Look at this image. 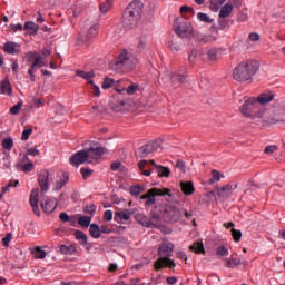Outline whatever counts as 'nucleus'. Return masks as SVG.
Listing matches in <instances>:
<instances>
[{
  "label": "nucleus",
  "mask_w": 285,
  "mask_h": 285,
  "mask_svg": "<svg viewBox=\"0 0 285 285\" xmlns=\"http://www.w3.org/2000/svg\"><path fill=\"white\" fill-rule=\"evenodd\" d=\"M137 66V58L128 50L122 49L118 56V60L109 63V70L116 75H121L135 70Z\"/></svg>",
  "instance_id": "nucleus-1"
},
{
  "label": "nucleus",
  "mask_w": 285,
  "mask_h": 285,
  "mask_svg": "<svg viewBox=\"0 0 285 285\" xmlns=\"http://www.w3.org/2000/svg\"><path fill=\"white\" fill-rule=\"evenodd\" d=\"M175 250V244L163 243L158 247L159 258L154 263V268L156 271H161V268H175L177 264L175 261L170 259L173 257V252Z\"/></svg>",
  "instance_id": "nucleus-2"
},
{
  "label": "nucleus",
  "mask_w": 285,
  "mask_h": 285,
  "mask_svg": "<svg viewBox=\"0 0 285 285\" xmlns=\"http://www.w3.org/2000/svg\"><path fill=\"white\" fill-rule=\"evenodd\" d=\"M259 66L255 61H244L238 63L233 71L235 81H250L257 75Z\"/></svg>",
  "instance_id": "nucleus-3"
},
{
  "label": "nucleus",
  "mask_w": 285,
  "mask_h": 285,
  "mask_svg": "<svg viewBox=\"0 0 285 285\" xmlns=\"http://www.w3.org/2000/svg\"><path fill=\"white\" fill-rule=\"evenodd\" d=\"M167 195L168 197H171L170 189L169 188H151L147 190L146 194H144L140 199H145V208H150V206H155L157 204L156 197H165Z\"/></svg>",
  "instance_id": "nucleus-4"
},
{
  "label": "nucleus",
  "mask_w": 285,
  "mask_h": 285,
  "mask_svg": "<svg viewBox=\"0 0 285 285\" xmlns=\"http://www.w3.org/2000/svg\"><path fill=\"white\" fill-rule=\"evenodd\" d=\"M239 110L244 117H257L259 112V104L257 102V98L250 97L245 100Z\"/></svg>",
  "instance_id": "nucleus-5"
},
{
  "label": "nucleus",
  "mask_w": 285,
  "mask_h": 285,
  "mask_svg": "<svg viewBox=\"0 0 285 285\" xmlns=\"http://www.w3.org/2000/svg\"><path fill=\"white\" fill-rule=\"evenodd\" d=\"M174 30L181 39H188V37L193 36V24L187 21H181L179 18L174 22Z\"/></svg>",
  "instance_id": "nucleus-6"
},
{
  "label": "nucleus",
  "mask_w": 285,
  "mask_h": 285,
  "mask_svg": "<svg viewBox=\"0 0 285 285\" xmlns=\"http://www.w3.org/2000/svg\"><path fill=\"white\" fill-rule=\"evenodd\" d=\"M114 90L118 92V95H135L139 90V85L130 82V80H118L114 86Z\"/></svg>",
  "instance_id": "nucleus-7"
},
{
  "label": "nucleus",
  "mask_w": 285,
  "mask_h": 285,
  "mask_svg": "<svg viewBox=\"0 0 285 285\" xmlns=\"http://www.w3.org/2000/svg\"><path fill=\"white\" fill-rule=\"evenodd\" d=\"M85 153L87 155V164H92V161H97V159L104 157L106 149L99 146L98 142H95L94 146L86 149Z\"/></svg>",
  "instance_id": "nucleus-8"
},
{
  "label": "nucleus",
  "mask_w": 285,
  "mask_h": 285,
  "mask_svg": "<svg viewBox=\"0 0 285 285\" xmlns=\"http://www.w3.org/2000/svg\"><path fill=\"white\" fill-rule=\"evenodd\" d=\"M141 8H144V3H141V1H139V0H134L125 9L124 14L126 17H131L132 19H136L139 21L140 17H141Z\"/></svg>",
  "instance_id": "nucleus-9"
},
{
  "label": "nucleus",
  "mask_w": 285,
  "mask_h": 285,
  "mask_svg": "<svg viewBox=\"0 0 285 285\" xmlns=\"http://www.w3.org/2000/svg\"><path fill=\"white\" fill-rule=\"evenodd\" d=\"M163 217L167 224H175L181 219V212L177 207L169 206L165 209Z\"/></svg>",
  "instance_id": "nucleus-10"
},
{
  "label": "nucleus",
  "mask_w": 285,
  "mask_h": 285,
  "mask_svg": "<svg viewBox=\"0 0 285 285\" xmlns=\"http://www.w3.org/2000/svg\"><path fill=\"white\" fill-rule=\"evenodd\" d=\"M160 146L161 145H159L158 141L147 142L146 145L137 149L136 155L137 157H140V158L148 157V155H151V153H157Z\"/></svg>",
  "instance_id": "nucleus-11"
},
{
  "label": "nucleus",
  "mask_w": 285,
  "mask_h": 285,
  "mask_svg": "<svg viewBox=\"0 0 285 285\" xmlns=\"http://www.w3.org/2000/svg\"><path fill=\"white\" fill-rule=\"evenodd\" d=\"M29 204L32 208L33 215H36V217H41V212L39 210V188L31 190Z\"/></svg>",
  "instance_id": "nucleus-12"
},
{
  "label": "nucleus",
  "mask_w": 285,
  "mask_h": 285,
  "mask_svg": "<svg viewBox=\"0 0 285 285\" xmlns=\"http://www.w3.org/2000/svg\"><path fill=\"white\" fill-rule=\"evenodd\" d=\"M50 179V171L48 169H41L38 175V184L42 193H48L50 185L48 184Z\"/></svg>",
  "instance_id": "nucleus-13"
},
{
  "label": "nucleus",
  "mask_w": 285,
  "mask_h": 285,
  "mask_svg": "<svg viewBox=\"0 0 285 285\" xmlns=\"http://www.w3.org/2000/svg\"><path fill=\"white\" fill-rule=\"evenodd\" d=\"M40 206L42 208V212L47 215H50L57 210V198L53 197H47L43 198V200L40 203Z\"/></svg>",
  "instance_id": "nucleus-14"
},
{
  "label": "nucleus",
  "mask_w": 285,
  "mask_h": 285,
  "mask_svg": "<svg viewBox=\"0 0 285 285\" xmlns=\"http://www.w3.org/2000/svg\"><path fill=\"white\" fill-rule=\"evenodd\" d=\"M69 161L71 166H76V168H79L81 164H86V161L88 163V155L86 154V150H80L71 156Z\"/></svg>",
  "instance_id": "nucleus-15"
},
{
  "label": "nucleus",
  "mask_w": 285,
  "mask_h": 285,
  "mask_svg": "<svg viewBox=\"0 0 285 285\" xmlns=\"http://www.w3.org/2000/svg\"><path fill=\"white\" fill-rule=\"evenodd\" d=\"M0 95H8L12 97V83H10V79L4 78L0 81Z\"/></svg>",
  "instance_id": "nucleus-16"
},
{
  "label": "nucleus",
  "mask_w": 285,
  "mask_h": 285,
  "mask_svg": "<svg viewBox=\"0 0 285 285\" xmlns=\"http://www.w3.org/2000/svg\"><path fill=\"white\" fill-rule=\"evenodd\" d=\"M77 77H80L81 79H85L88 81L90 86L95 85V71H85V70H77L76 71Z\"/></svg>",
  "instance_id": "nucleus-17"
},
{
  "label": "nucleus",
  "mask_w": 285,
  "mask_h": 285,
  "mask_svg": "<svg viewBox=\"0 0 285 285\" xmlns=\"http://www.w3.org/2000/svg\"><path fill=\"white\" fill-rule=\"evenodd\" d=\"M17 48H19V43L14 42V41H7L3 45V52H6L7 55H19V50H17Z\"/></svg>",
  "instance_id": "nucleus-18"
},
{
  "label": "nucleus",
  "mask_w": 285,
  "mask_h": 285,
  "mask_svg": "<svg viewBox=\"0 0 285 285\" xmlns=\"http://www.w3.org/2000/svg\"><path fill=\"white\" fill-rule=\"evenodd\" d=\"M273 99H275V94H273V92H263L256 98V101H257L258 106L259 105L264 106L266 104H271V101H273Z\"/></svg>",
  "instance_id": "nucleus-19"
},
{
  "label": "nucleus",
  "mask_w": 285,
  "mask_h": 285,
  "mask_svg": "<svg viewBox=\"0 0 285 285\" xmlns=\"http://www.w3.org/2000/svg\"><path fill=\"white\" fill-rule=\"evenodd\" d=\"M132 217V213L128 209L122 210V212H116L114 219L118 223L121 224L122 222H128Z\"/></svg>",
  "instance_id": "nucleus-20"
},
{
  "label": "nucleus",
  "mask_w": 285,
  "mask_h": 285,
  "mask_svg": "<svg viewBox=\"0 0 285 285\" xmlns=\"http://www.w3.org/2000/svg\"><path fill=\"white\" fill-rule=\"evenodd\" d=\"M149 164L156 168V173H157L158 177H169L170 169L168 167L157 165V164H155V160H150Z\"/></svg>",
  "instance_id": "nucleus-21"
},
{
  "label": "nucleus",
  "mask_w": 285,
  "mask_h": 285,
  "mask_svg": "<svg viewBox=\"0 0 285 285\" xmlns=\"http://www.w3.org/2000/svg\"><path fill=\"white\" fill-rule=\"evenodd\" d=\"M186 72L184 73H174L170 77L171 83L173 86H175V88H179V86H181V83H186Z\"/></svg>",
  "instance_id": "nucleus-22"
},
{
  "label": "nucleus",
  "mask_w": 285,
  "mask_h": 285,
  "mask_svg": "<svg viewBox=\"0 0 285 285\" xmlns=\"http://www.w3.org/2000/svg\"><path fill=\"white\" fill-rule=\"evenodd\" d=\"M233 14V4L232 3H226L220 8L219 11V19H226L227 17H230Z\"/></svg>",
  "instance_id": "nucleus-23"
},
{
  "label": "nucleus",
  "mask_w": 285,
  "mask_h": 285,
  "mask_svg": "<svg viewBox=\"0 0 285 285\" xmlns=\"http://www.w3.org/2000/svg\"><path fill=\"white\" fill-rule=\"evenodd\" d=\"M138 21L139 20H137L136 18L127 17L126 14L122 16V26L127 30H130V28H135V26H137Z\"/></svg>",
  "instance_id": "nucleus-24"
},
{
  "label": "nucleus",
  "mask_w": 285,
  "mask_h": 285,
  "mask_svg": "<svg viewBox=\"0 0 285 285\" xmlns=\"http://www.w3.org/2000/svg\"><path fill=\"white\" fill-rule=\"evenodd\" d=\"M73 236L77 242H79L80 246H86V244H88V235H86V233H83L82 230L77 229L73 233Z\"/></svg>",
  "instance_id": "nucleus-25"
},
{
  "label": "nucleus",
  "mask_w": 285,
  "mask_h": 285,
  "mask_svg": "<svg viewBox=\"0 0 285 285\" xmlns=\"http://www.w3.org/2000/svg\"><path fill=\"white\" fill-rule=\"evenodd\" d=\"M180 188L184 195H187V196H190L193 195V193H195V185H193V181L181 183Z\"/></svg>",
  "instance_id": "nucleus-26"
},
{
  "label": "nucleus",
  "mask_w": 285,
  "mask_h": 285,
  "mask_svg": "<svg viewBox=\"0 0 285 285\" xmlns=\"http://www.w3.org/2000/svg\"><path fill=\"white\" fill-rule=\"evenodd\" d=\"M229 21L226 18H218V28L213 26L212 30L216 32V35H219V30H226Z\"/></svg>",
  "instance_id": "nucleus-27"
},
{
  "label": "nucleus",
  "mask_w": 285,
  "mask_h": 285,
  "mask_svg": "<svg viewBox=\"0 0 285 285\" xmlns=\"http://www.w3.org/2000/svg\"><path fill=\"white\" fill-rule=\"evenodd\" d=\"M89 235L94 238V239H99V237H101V229L99 227V225L97 224H91L89 226Z\"/></svg>",
  "instance_id": "nucleus-28"
},
{
  "label": "nucleus",
  "mask_w": 285,
  "mask_h": 285,
  "mask_svg": "<svg viewBox=\"0 0 285 285\" xmlns=\"http://www.w3.org/2000/svg\"><path fill=\"white\" fill-rule=\"evenodd\" d=\"M23 30H28V32L31 35H37L39 32V24L35 23L33 21H27Z\"/></svg>",
  "instance_id": "nucleus-29"
},
{
  "label": "nucleus",
  "mask_w": 285,
  "mask_h": 285,
  "mask_svg": "<svg viewBox=\"0 0 285 285\" xmlns=\"http://www.w3.org/2000/svg\"><path fill=\"white\" fill-rule=\"evenodd\" d=\"M224 3H226V0H210L209 10H212V12H219Z\"/></svg>",
  "instance_id": "nucleus-30"
},
{
  "label": "nucleus",
  "mask_w": 285,
  "mask_h": 285,
  "mask_svg": "<svg viewBox=\"0 0 285 285\" xmlns=\"http://www.w3.org/2000/svg\"><path fill=\"white\" fill-rule=\"evenodd\" d=\"M224 262L226 268H235L236 266H239V264H242V259L235 257L225 258Z\"/></svg>",
  "instance_id": "nucleus-31"
},
{
  "label": "nucleus",
  "mask_w": 285,
  "mask_h": 285,
  "mask_svg": "<svg viewBox=\"0 0 285 285\" xmlns=\"http://www.w3.org/2000/svg\"><path fill=\"white\" fill-rule=\"evenodd\" d=\"M60 253L62 255H75L77 253V247H75L73 245H61Z\"/></svg>",
  "instance_id": "nucleus-32"
},
{
  "label": "nucleus",
  "mask_w": 285,
  "mask_h": 285,
  "mask_svg": "<svg viewBox=\"0 0 285 285\" xmlns=\"http://www.w3.org/2000/svg\"><path fill=\"white\" fill-rule=\"evenodd\" d=\"M190 250H194L197 255H206V249L204 248V243H194L190 246Z\"/></svg>",
  "instance_id": "nucleus-33"
},
{
  "label": "nucleus",
  "mask_w": 285,
  "mask_h": 285,
  "mask_svg": "<svg viewBox=\"0 0 285 285\" xmlns=\"http://www.w3.org/2000/svg\"><path fill=\"white\" fill-rule=\"evenodd\" d=\"M17 168L21 169L22 173H32V170L35 169V164H32V161L27 163L24 165L21 163H18Z\"/></svg>",
  "instance_id": "nucleus-34"
},
{
  "label": "nucleus",
  "mask_w": 285,
  "mask_h": 285,
  "mask_svg": "<svg viewBox=\"0 0 285 285\" xmlns=\"http://www.w3.org/2000/svg\"><path fill=\"white\" fill-rule=\"evenodd\" d=\"M117 82H115V79L110 77H105L104 82H102V90H108L110 88H115Z\"/></svg>",
  "instance_id": "nucleus-35"
},
{
  "label": "nucleus",
  "mask_w": 285,
  "mask_h": 285,
  "mask_svg": "<svg viewBox=\"0 0 285 285\" xmlns=\"http://www.w3.org/2000/svg\"><path fill=\"white\" fill-rule=\"evenodd\" d=\"M59 219H60V222H69L70 224L77 223V217L69 216L68 213H66V212L60 213Z\"/></svg>",
  "instance_id": "nucleus-36"
},
{
  "label": "nucleus",
  "mask_w": 285,
  "mask_h": 285,
  "mask_svg": "<svg viewBox=\"0 0 285 285\" xmlns=\"http://www.w3.org/2000/svg\"><path fill=\"white\" fill-rule=\"evenodd\" d=\"M233 190H237V184H234V185H226L225 187H223L220 189V195H233Z\"/></svg>",
  "instance_id": "nucleus-37"
},
{
  "label": "nucleus",
  "mask_w": 285,
  "mask_h": 285,
  "mask_svg": "<svg viewBox=\"0 0 285 285\" xmlns=\"http://www.w3.org/2000/svg\"><path fill=\"white\" fill-rule=\"evenodd\" d=\"M90 222H92V216H80L78 219V224L79 226H82V228H88Z\"/></svg>",
  "instance_id": "nucleus-38"
},
{
  "label": "nucleus",
  "mask_w": 285,
  "mask_h": 285,
  "mask_svg": "<svg viewBox=\"0 0 285 285\" xmlns=\"http://www.w3.org/2000/svg\"><path fill=\"white\" fill-rule=\"evenodd\" d=\"M99 35V24H94L89 28L87 32V39H92Z\"/></svg>",
  "instance_id": "nucleus-39"
},
{
  "label": "nucleus",
  "mask_w": 285,
  "mask_h": 285,
  "mask_svg": "<svg viewBox=\"0 0 285 285\" xmlns=\"http://www.w3.org/2000/svg\"><path fill=\"white\" fill-rule=\"evenodd\" d=\"M83 213L86 215H89V217H95V213H97V205L95 204H90V205H87L83 209Z\"/></svg>",
  "instance_id": "nucleus-40"
},
{
  "label": "nucleus",
  "mask_w": 285,
  "mask_h": 285,
  "mask_svg": "<svg viewBox=\"0 0 285 285\" xmlns=\"http://www.w3.org/2000/svg\"><path fill=\"white\" fill-rule=\"evenodd\" d=\"M216 255L217 257H228L229 252L228 248L224 245H220L216 248Z\"/></svg>",
  "instance_id": "nucleus-41"
},
{
  "label": "nucleus",
  "mask_w": 285,
  "mask_h": 285,
  "mask_svg": "<svg viewBox=\"0 0 285 285\" xmlns=\"http://www.w3.org/2000/svg\"><path fill=\"white\" fill-rule=\"evenodd\" d=\"M197 19L200 20L203 23H214L215 22V19L208 17L204 12H198L197 13Z\"/></svg>",
  "instance_id": "nucleus-42"
},
{
  "label": "nucleus",
  "mask_w": 285,
  "mask_h": 285,
  "mask_svg": "<svg viewBox=\"0 0 285 285\" xmlns=\"http://www.w3.org/2000/svg\"><path fill=\"white\" fill-rule=\"evenodd\" d=\"M1 145L4 150H12V147L14 146V140L12 139V137L4 138Z\"/></svg>",
  "instance_id": "nucleus-43"
},
{
  "label": "nucleus",
  "mask_w": 285,
  "mask_h": 285,
  "mask_svg": "<svg viewBox=\"0 0 285 285\" xmlns=\"http://www.w3.org/2000/svg\"><path fill=\"white\" fill-rule=\"evenodd\" d=\"M217 181H222V173L218 170H212V178L209 179V184H215Z\"/></svg>",
  "instance_id": "nucleus-44"
},
{
  "label": "nucleus",
  "mask_w": 285,
  "mask_h": 285,
  "mask_svg": "<svg viewBox=\"0 0 285 285\" xmlns=\"http://www.w3.org/2000/svg\"><path fill=\"white\" fill-rule=\"evenodd\" d=\"M22 107L23 101H18L13 107L9 109L10 115H19Z\"/></svg>",
  "instance_id": "nucleus-45"
},
{
  "label": "nucleus",
  "mask_w": 285,
  "mask_h": 285,
  "mask_svg": "<svg viewBox=\"0 0 285 285\" xmlns=\"http://www.w3.org/2000/svg\"><path fill=\"white\" fill-rule=\"evenodd\" d=\"M33 254L36 259H46L47 253L41 247H36Z\"/></svg>",
  "instance_id": "nucleus-46"
},
{
  "label": "nucleus",
  "mask_w": 285,
  "mask_h": 285,
  "mask_svg": "<svg viewBox=\"0 0 285 285\" xmlns=\"http://www.w3.org/2000/svg\"><path fill=\"white\" fill-rule=\"evenodd\" d=\"M43 66H46V62L43 61V59H41V55L38 53V57L36 58V60H33V62L31 63V67L43 68Z\"/></svg>",
  "instance_id": "nucleus-47"
},
{
  "label": "nucleus",
  "mask_w": 285,
  "mask_h": 285,
  "mask_svg": "<svg viewBox=\"0 0 285 285\" xmlns=\"http://www.w3.org/2000/svg\"><path fill=\"white\" fill-rule=\"evenodd\" d=\"M112 1H115V0H106L105 3L100 4V12L102 14H106V12H108V10H110V8L112 7Z\"/></svg>",
  "instance_id": "nucleus-48"
},
{
  "label": "nucleus",
  "mask_w": 285,
  "mask_h": 285,
  "mask_svg": "<svg viewBox=\"0 0 285 285\" xmlns=\"http://www.w3.org/2000/svg\"><path fill=\"white\" fill-rule=\"evenodd\" d=\"M141 193H144V187L139 186V185H136V186H131L130 187V194L134 196V197H137L139 195H141Z\"/></svg>",
  "instance_id": "nucleus-49"
},
{
  "label": "nucleus",
  "mask_w": 285,
  "mask_h": 285,
  "mask_svg": "<svg viewBox=\"0 0 285 285\" xmlns=\"http://www.w3.org/2000/svg\"><path fill=\"white\" fill-rule=\"evenodd\" d=\"M146 164H148V161L140 160L138 163V168H139V170H141V175H144L145 177H150V170H144Z\"/></svg>",
  "instance_id": "nucleus-50"
},
{
  "label": "nucleus",
  "mask_w": 285,
  "mask_h": 285,
  "mask_svg": "<svg viewBox=\"0 0 285 285\" xmlns=\"http://www.w3.org/2000/svg\"><path fill=\"white\" fill-rule=\"evenodd\" d=\"M138 222L139 224H141V226H145L146 228H150V219H148V217L144 216V215H139L138 216Z\"/></svg>",
  "instance_id": "nucleus-51"
},
{
  "label": "nucleus",
  "mask_w": 285,
  "mask_h": 285,
  "mask_svg": "<svg viewBox=\"0 0 285 285\" xmlns=\"http://www.w3.org/2000/svg\"><path fill=\"white\" fill-rule=\"evenodd\" d=\"M92 169H88V168H80V174L82 175V179H90V177H92Z\"/></svg>",
  "instance_id": "nucleus-52"
},
{
  "label": "nucleus",
  "mask_w": 285,
  "mask_h": 285,
  "mask_svg": "<svg viewBox=\"0 0 285 285\" xmlns=\"http://www.w3.org/2000/svg\"><path fill=\"white\" fill-rule=\"evenodd\" d=\"M207 57L209 59V61H217V49L216 48H212L207 51Z\"/></svg>",
  "instance_id": "nucleus-53"
},
{
  "label": "nucleus",
  "mask_w": 285,
  "mask_h": 285,
  "mask_svg": "<svg viewBox=\"0 0 285 285\" xmlns=\"http://www.w3.org/2000/svg\"><path fill=\"white\" fill-rule=\"evenodd\" d=\"M232 236H233L234 242H242V230L232 228Z\"/></svg>",
  "instance_id": "nucleus-54"
},
{
  "label": "nucleus",
  "mask_w": 285,
  "mask_h": 285,
  "mask_svg": "<svg viewBox=\"0 0 285 285\" xmlns=\"http://www.w3.org/2000/svg\"><path fill=\"white\" fill-rule=\"evenodd\" d=\"M38 55H39V52H37V51H28L27 53H26V59H27V61H35L36 59H37V57H38Z\"/></svg>",
  "instance_id": "nucleus-55"
},
{
  "label": "nucleus",
  "mask_w": 285,
  "mask_h": 285,
  "mask_svg": "<svg viewBox=\"0 0 285 285\" xmlns=\"http://www.w3.org/2000/svg\"><path fill=\"white\" fill-rule=\"evenodd\" d=\"M12 242V235L10 233H8L6 235V237L2 238V244L6 248H8V246H10V243Z\"/></svg>",
  "instance_id": "nucleus-56"
},
{
  "label": "nucleus",
  "mask_w": 285,
  "mask_h": 285,
  "mask_svg": "<svg viewBox=\"0 0 285 285\" xmlns=\"http://www.w3.org/2000/svg\"><path fill=\"white\" fill-rule=\"evenodd\" d=\"M31 132H32V128L24 129L22 131L21 140L22 141H28V139H30V134Z\"/></svg>",
  "instance_id": "nucleus-57"
},
{
  "label": "nucleus",
  "mask_w": 285,
  "mask_h": 285,
  "mask_svg": "<svg viewBox=\"0 0 285 285\" xmlns=\"http://www.w3.org/2000/svg\"><path fill=\"white\" fill-rule=\"evenodd\" d=\"M111 170H124V165H121V161H114L110 165Z\"/></svg>",
  "instance_id": "nucleus-58"
},
{
  "label": "nucleus",
  "mask_w": 285,
  "mask_h": 285,
  "mask_svg": "<svg viewBox=\"0 0 285 285\" xmlns=\"http://www.w3.org/2000/svg\"><path fill=\"white\" fill-rule=\"evenodd\" d=\"M176 168H179L181 173H186V163L181 159H178L176 163Z\"/></svg>",
  "instance_id": "nucleus-59"
},
{
  "label": "nucleus",
  "mask_w": 285,
  "mask_h": 285,
  "mask_svg": "<svg viewBox=\"0 0 285 285\" xmlns=\"http://www.w3.org/2000/svg\"><path fill=\"white\" fill-rule=\"evenodd\" d=\"M180 12H189L190 14H195V9H193V7L184 4L180 7Z\"/></svg>",
  "instance_id": "nucleus-60"
},
{
  "label": "nucleus",
  "mask_w": 285,
  "mask_h": 285,
  "mask_svg": "<svg viewBox=\"0 0 285 285\" xmlns=\"http://www.w3.org/2000/svg\"><path fill=\"white\" fill-rule=\"evenodd\" d=\"M35 68L36 67L30 66V68L28 69V75L30 77V81L32 82L37 81V76H35Z\"/></svg>",
  "instance_id": "nucleus-61"
},
{
  "label": "nucleus",
  "mask_w": 285,
  "mask_h": 285,
  "mask_svg": "<svg viewBox=\"0 0 285 285\" xmlns=\"http://www.w3.org/2000/svg\"><path fill=\"white\" fill-rule=\"evenodd\" d=\"M137 48H138L139 52H141V50H144V48H146V38H139Z\"/></svg>",
  "instance_id": "nucleus-62"
},
{
  "label": "nucleus",
  "mask_w": 285,
  "mask_h": 285,
  "mask_svg": "<svg viewBox=\"0 0 285 285\" xmlns=\"http://www.w3.org/2000/svg\"><path fill=\"white\" fill-rule=\"evenodd\" d=\"M275 150H277V146L271 145V146L265 147L264 153L266 155H272V153H275Z\"/></svg>",
  "instance_id": "nucleus-63"
},
{
  "label": "nucleus",
  "mask_w": 285,
  "mask_h": 285,
  "mask_svg": "<svg viewBox=\"0 0 285 285\" xmlns=\"http://www.w3.org/2000/svg\"><path fill=\"white\" fill-rule=\"evenodd\" d=\"M104 220L105 222H112V210H106L104 213Z\"/></svg>",
  "instance_id": "nucleus-64"
}]
</instances>
